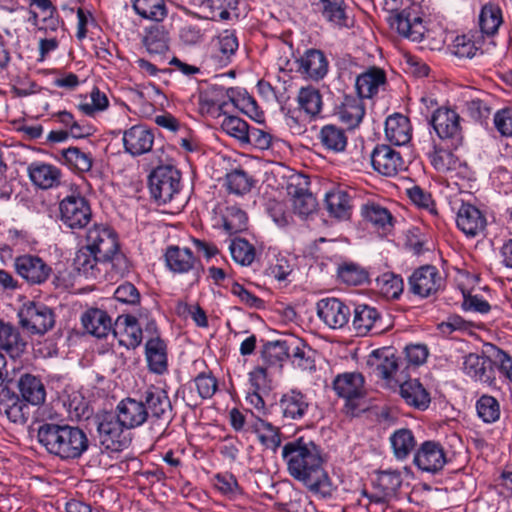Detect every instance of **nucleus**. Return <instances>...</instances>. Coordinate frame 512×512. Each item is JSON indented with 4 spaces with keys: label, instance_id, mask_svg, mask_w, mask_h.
Returning a JSON list of instances; mask_svg holds the SVG:
<instances>
[{
    "label": "nucleus",
    "instance_id": "9d476101",
    "mask_svg": "<svg viewBox=\"0 0 512 512\" xmlns=\"http://www.w3.org/2000/svg\"><path fill=\"white\" fill-rule=\"evenodd\" d=\"M60 219L71 229H82L91 220L92 212L88 201L81 195L72 194L59 204Z\"/></svg>",
    "mask_w": 512,
    "mask_h": 512
},
{
    "label": "nucleus",
    "instance_id": "680f3d73",
    "mask_svg": "<svg viewBox=\"0 0 512 512\" xmlns=\"http://www.w3.org/2000/svg\"><path fill=\"white\" fill-rule=\"evenodd\" d=\"M215 49L220 55L221 62H227L238 49V40L234 32L225 30L218 37L215 43Z\"/></svg>",
    "mask_w": 512,
    "mask_h": 512
},
{
    "label": "nucleus",
    "instance_id": "ea45409f",
    "mask_svg": "<svg viewBox=\"0 0 512 512\" xmlns=\"http://www.w3.org/2000/svg\"><path fill=\"white\" fill-rule=\"evenodd\" d=\"M383 354H370L367 363L370 365H376V372L379 377L390 382L396 372L400 369L402 361L396 357V354L390 356Z\"/></svg>",
    "mask_w": 512,
    "mask_h": 512
},
{
    "label": "nucleus",
    "instance_id": "cd10ccee",
    "mask_svg": "<svg viewBox=\"0 0 512 512\" xmlns=\"http://www.w3.org/2000/svg\"><path fill=\"white\" fill-rule=\"evenodd\" d=\"M399 393L407 405L418 410H426L431 402L429 392L418 379H409L401 383Z\"/></svg>",
    "mask_w": 512,
    "mask_h": 512
},
{
    "label": "nucleus",
    "instance_id": "72a5a7b5",
    "mask_svg": "<svg viewBox=\"0 0 512 512\" xmlns=\"http://www.w3.org/2000/svg\"><path fill=\"white\" fill-rule=\"evenodd\" d=\"M313 5L328 22L338 27L348 26L344 0H317Z\"/></svg>",
    "mask_w": 512,
    "mask_h": 512
},
{
    "label": "nucleus",
    "instance_id": "8fccbe9b",
    "mask_svg": "<svg viewBox=\"0 0 512 512\" xmlns=\"http://www.w3.org/2000/svg\"><path fill=\"white\" fill-rule=\"evenodd\" d=\"M364 219L376 228L386 230L392 226L393 217L388 209L375 203L366 204L362 208Z\"/></svg>",
    "mask_w": 512,
    "mask_h": 512
},
{
    "label": "nucleus",
    "instance_id": "6e6d98bb",
    "mask_svg": "<svg viewBox=\"0 0 512 512\" xmlns=\"http://www.w3.org/2000/svg\"><path fill=\"white\" fill-rule=\"evenodd\" d=\"M262 348L261 352H269L273 349H279L281 352H302L305 344L304 342L293 336V335H285L279 339L265 341L261 340Z\"/></svg>",
    "mask_w": 512,
    "mask_h": 512
},
{
    "label": "nucleus",
    "instance_id": "a18cd8bd",
    "mask_svg": "<svg viewBox=\"0 0 512 512\" xmlns=\"http://www.w3.org/2000/svg\"><path fill=\"white\" fill-rule=\"evenodd\" d=\"M223 227L229 234H236L247 229L248 218L241 208L233 205L226 207L222 214Z\"/></svg>",
    "mask_w": 512,
    "mask_h": 512
},
{
    "label": "nucleus",
    "instance_id": "0eeeda50",
    "mask_svg": "<svg viewBox=\"0 0 512 512\" xmlns=\"http://www.w3.org/2000/svg\"><path fill=\"white\" fill-rule=\"evenodd\" d=\"M180 172L172 166H159L149 177V187L153 198L159 204H166L180 189Z\"/></svg>",
    "mask_w": 512,
    "mask_h": 512
},
{
    "label": "nucleus",
    "instance_id": "2eb2a0df",
    "mask_svg": "<svg viewBox=\"0 0 512 512\" xmlns=\"http://www.w3.org/2000/svg\"><path fill=\"white\" fill-rule=\"evenodd\" d=\"M85 246L98 253L100 258L111 257L119 249L116 233L102 224H95L88 229Z\"/></svg>",
    "mask_w": 512,
    "mask_h": 512
},
{
    "label": "nucleus",
    "instance_id": "39448f33",
    "mask_svg": "<svg viewBox=\"0 0 512 512\" xmlns=\"http://www.w3.org/2000/svg\"><path fill=\"white\" fill-rule=\"evenodd\" d=\"M429 123L438 137L446 141L449 148L457 149L463 143V132L459 114L449 107H439L431 115Z\"/></svg>",
    "mask_w": 512,
    "mask_h": 512
},
{
    "label": "nucleus",
    "instance_id": "de8ad7c7",
    "mask_svg": "<svg viewBox=\"0 0 512 512\" xmlns=\"http://www.w3.org/2000/svg\"><path fill=\"white\" fill-rule=\"evenodd\" d=\"M298 103L302 110L311 117H315L322 109V96L318 89L308 86L300 89Z\"/></svg>",
    "mask_w": 512,
    "mask_h": 512
},
{
    "label": "nucleus",
    "instance_id": "e2e57ef3",
    "mask_svg": "<svg viewBox=\"0 0 512 512\" xmlns=\"http://www.w3.org/2000/svg\"><path fill=\"white\" fill-rule=\"evenodd\" d=\"M194 385L201 399H210L218 388L217 379L206 372H201L194 378Z\"/></svg>",
    "mask_w": 512,
    "mask_h": 512
},
{
    "label": "nucleus",
    "instance_id": "69168bd1",
    "mask_svg": "<svg viewBox=\"0 0 512 512\" xmlns=\"http://www.w3.org/2000/svg\"><path fill=\"white\" fill-rule=\"evenodd\" d=\"M465 111L474 121L483 122L489 118L491 108L483 99L472 98L465 101Z\"/></svg>",
    "mask_w": 512,
    "mask_h": 512
},
{
    "label": "nucleus",
    "instance_id": "412c9836",
    "mask_svg": "<svg viewBox=\"0 0 512 512\" xmlns=\"http://www.w3.org/2000/svg\"><path fill=\"white\" fill-rule=\"evenodd\" d=\"M125 152L136 157L151 151L154 144V133L146 125L137 124L123 132Z\"/></svg>",
    "mask_w": 512,
    "mask_h": 512
},
{
    "label": "nucleus",
    "instance_id": "b1692460",
    "mask_svg": "<svg viewBox=\"0 0 512 512\" xmlns=\"http://www.w3.org/2000/svg\"><path fill=\"white\" fill-rule=\"evenodd\" d=\"M0 413L13 423L23 424L27 421L29 408L27 403L9 388L0 391Z\"/></svg>",
    "mask_w": 512,
    "mask_h": 512
},
{
    "label": "nucleus",
    "instance_id": "aec40b11",
    "mask_svg": "<svg viewBox=\"0 0 512 512\" xmlns=\"http://www.w3.org/2000/svg\"><path fill=\"white\" fill-rule=\"evenodd\" d=\"M317 315L333 329L345 326L351 316L350 308L337 298H324L317 302Z\"/></svg>",
    "mask_w": 512,
    "mask_h": 512
},
{
    "label": "nucleus",
    "instance_id": "09e8293b",
    "mask_svg": "<svg viewBox=\"0 0 512 512\" xmlns=\"http://www.w3.org/2000/svg\"><path fill=\"white\" fill-rule=\"evenodd\" d=\"M502 23V14L498 6L486 4L479 15V26L481 32L488 36L494 35Z\"/></svg>",
    "mask_w": 512,
    "mask_h": 512
},
{
    "label": "nucleus",
    "instance_id": "a19ab883",
    "mask_svg": "<svg viewBox=\"0 0 512 512\" xmlns=\"http://www.w3.org/2000/svg\"><path fill=\"white\" fill-rule=\"evenodd\" d=\"M214 488L230 500H236L243 496V488L237 478L230 472L217 473L212 478Z\"/></svg>",
    "mask_w": 512,
    "mask_h": 512
},
{
    "label": "nucleus",
    "instance_id": "0e129e2a",
    "mask_svg": "<svg viewBox=\"0 0 512 512\" xmlns=\"http://www.w3.org/2000/svg\"><path fill=\"white\" fill-rule=\"evenodd\" d=\"M249 383L251 391L269 394L272 389L271 381L267 376V369L263 366H257L249 373Z\"/></svg>",
    "mask_w": 512,
    "mask_h": 512
},
{
    "label": "nucleus",
    "instance_id": "bb28decb",
    "mask_svg": "<svg viewBox=\"0 0 512 512\" xmlns=\"http://www.w3.org/2000/svg\"><path fill=\"white\" fill-rule=\"evenodd\" d=\"M115 411L128 430L138 428L144 423H147L146 416L148 414L141 399L136 400L131 397L124 398L117 404Z\"/></svg>",
    "mask_w": 512,
    "mask_h": 512
},
{
    "label": "nucleus",
    "instance_id": "bf43d9fd",
    "mask_svg": "<svg viewBox=\"0 0 512 512\" xmlns=\"http://www.w3.org/2000/svg\"><path fill=\"white\" fill-rule=\"evenodd\" d=\"M226 186L234 194L242 195L251 190L252 178L242 169H235L226 174Z\"/></svg>",
    "mask_w": 512,
    "mask_h": 512
},
{
    "label": "nucleus",
    "instance_id": "338daca9",
    "mask_svg": "<svg viewBox=\"0 0 512 512\" xmlns=\"http://www.w3.org/2000/svg\"><path fill=\"white\" fill-rule=\"evenodd\" d=\"M339 278L348 285L357 286L364 283L368 275L355 264H346L339 269Z\"/></svg>",
    "mask_w": 512,
    "mask_h": 512
},
{
    "label": "nucleus",
    "instance_id": "f8f14e48",
    "mask_svg": "<svg viewBox=\"0 0 512 512\" xmlns=\"http://www.w3.org/2000/svg\"><path fill=\"white\" fill-rule=\"evenodd\" d=\"M443 285V278L435 266L424 265L408 278V290L413 295L427 298L437 293Z\"/></svg>",
    "mask_w": 512,
    "mask_h": 512
},
{
    "label": "nucleus",
    "instance_id": "864d4df0",
    "mask_svg": "<svg viewBox=\"0 0 512 512\" xmlns=\"http://www.w3.org/2000/svg\"><path fill=\"white\" fill-rule=\"evenodd\" d=\"M25 342L16 327L0 320V348L6 351L23 350Z\"/></svg>",
    "mask_w": 512,
    "mask_h": 512
},
{
    "label": "nucleus",
    "instance_id": "5701e85b",
    "mask_svg": "<svg viewBox=\"0 0 512 512\" xmlns=\"http://www.w3.org/2000/svg\"><path fill=\"white\" fill-rule=\"evenodd\" d=\"M279 406L284 418L289 420H302L308 413L311 401L300 390L291 389L284 393L279 401Z\"/></svg>",
    "mask_w": 512,
    "mask_h": 512
},
{
    "label": "nucleus",
    "instance_id": "13d9d810",
    "mask_svg": "<svg viewBox=\"0 0 512 512\" xmlns=\"http://www.w3.org/2000/svg\"><path fill=\"white\" fill-rule=\"evenodd\" d=\"M233 260L243 266L250 265L255 258V248L243 238H235L229 245Z\"/></svg>",
    "mask_w": 512,
    "mask_h": 512
},
{
    "label": "nucleus",
    "instance_id": "20e7f679",
    "mask_svg": "<svg viewBox=\"0 0 512 512\" xmlns=\"http://www.w3.org/2000/svg\"><path fill=\"white\" fill-rule=\"evenodd\" d=\"M100 444L111 451H120L127 447L129 439L127 427L123 425L118 413L103 412L95 417Z\"/></svg>",
    "mask_w": 512,
    "mask_h": 512
},
{
    "label": "nucleus",
    "instance_id": "37998d69",
    "mask_svg": "<svg viewBox=\"0 0 512 512\" xmlns=\"http://www.w3.org/2000/svg\"><path fill=\"white\" fill-rule=\"evenodd\" d=\"M319 139L322 146L332 152H342L347 145L345 132L335 125H325L320 130Z\"/></svg>",
    "mask_w": 512,
    "mask_h": 512
},
{
    "label": "nucleus",
    "instance_id": "5fc2aeb1",
    "mask_svg": "<svg viewBox=\"0 0 512 512\" xmlns=\"http://www.w3.org/2000/svg\"><path fill=\"white\" fill-rule=\"evenodd\" d=\"M62 157L65 163L79 172H87L92 167V157L77 147H70L62 150Z\"/></svg>",
    "mask_w": 512,
    "mask_h": 512
},
{
    "label": "nucleus",
    "instance_id": "052dcab7",
    "mask_svg": "<svg viewBox=\"0 0 512 512\" xmlns=\"http://www.w3.org/2000/svg\"><path fill=\"white\" fill-rule=\"evenodd\" d=\"M109 106V100L106 94L94 87L90 93V101L79 103L78 109L87 116H94L95 113L104 111Z\"/></svg>",
    "mask_w": 512,
    "mask_h": 512
},
{
    "label": "nucleus",
    "instance_id": "c9c22d12",
    "mask_svg": "<svg viewBox=\"0 0 512 512\" xmlns=\"http://www.w3.org/2000/svg\"><path fill=\"white\" fill-rule=\"evenodd\" d=\"M143 44L152 56H164L169 51V35L163 26H152L146 30Z\"/></svg>",
    "mask_w": 512,
    "mask_h": 512
},
{
    "label": "nucleus",
    "instance_id": "4be33fe9",
    "mask_svg": "<svg viewBox=\"0 0 512 512\" xmlns=\"http://www.w3.org/2000/svg\"><path fill=\"white\" fill-rule=\"evenodd\" d=\"M463 369L475 381L492 384L496 379V363L486 354H467Z\"/></svg>",
    "mask_w": 512,
    "mask_h": 512
},
{
    "label": "nucleus",
    "instance_id": "79ce46f5",
    "mask_svg": "<svg viewBox=\"0 0 512 512\" xmlns=\"http://www.w3.org/2000/svg\"><path fill=\"white\" fill-rule=\"evenodd\" d=\"M133 8L142 18L156 22L163 21L167 16L164 0H134Z\"/></svg>",
    "mask_w": 512,
    "mask_h": 512
},
{
    "label": "nucleus",
    "instance_id": "a211bd4d",
    "mask_svg": "<svg viewBox=\"0 0 512 512\" xmlns=\"http://www.w3.org/2000/svg\"><path fill=\"white\" fill-rule=\"evenodd\" d=\"M371 164L375 171L384 176H395L405 169L401 154L389 145H377L371 153Z\"/></svg>",
    "mask_w": 512,
    "mask_h": 512
},
{
    "label": "nucleus",
    "instance_id": "2f4dec72",
    "mask_svg": "<svg viewBox=\"0 0 512 512\" xmlns=\"http://www.w3.org/2000/svg\"><path fill=\"white\" fill-rule=\"evenodd\" d=\"M386 81L385 73L382 69L372 67L366 72L360 74L356 79V90L358 97L371 98L377 92L380 86L384 85Z\"/></svg>",
    "mask_w": 512,
    "mask_h": 512
},
{
    "label": "nucleus",
    "instance_id": "f3484780",
    "mask_svg": "<svg viewBox=\"0 0 512 512\" xmlns=\"http://www.w3.org/2000/svg\"><path fill=\"white\" fill-rule=\"evenodd\" d=\"M456 224L467 237L475 238L484 235L487 218L477 206L462 202L456 214Z\"/></svg>",
    "mask_w": 512,
    "mask_h": 512
},
{
    "label": "nucleus",
    "instance_id": "3c124183",
    "mask_svg": "<svg viewBox=\"0 0 512 512\" xmlns=\"http://www.w3.org/2000/svg\"><path fill=\"white\" fill-rule=\"evenodd\" d=\"M402 482V476L398 470L388 469L377 472L376 487L386 496H395Z\"/></svg>",
    "mask_w": 512,
    "mask_h": 512
},
{
    "label": "nucleus",
    "instance_id": "4c0bfd02",
    "mask_svg": "<svg viewBox=\"0 0 512 512\" xmlns=\"http://www.w3.org/2000/svg\"><path fill=\"white\" fill-rule=\"evenodd\" d=\"M379 312L366 304L357 305L353 311L352 326L358 335H366L379 319Z\"/></svg>",
    "mask_w": 512,
    "mask_h": 512
},
{
    "label": "nucleus",
    "instance_id": "dca6fc26",
    "mask_svg": "<svg viewBox=\"0 0 512 512\" xmlns=\"http://www.w3.org/2000/svg\"><path fill=\"white\" fill-rule=\"evenodd\" d=\"M164 256L166 265L172 272L180 274L192 272L195 280L198 281L203 267L189 248L169 246Z\"/></svg>",
    "mask_w": 512,
    "mask_h": 512
},
{
    "label": "nucleus",
    "instance_id": "c03bdc74",
    "mask_svg": "<svg viewBox=\"0 0 512 512\" xmlns=\"http://www.w3.org/2000/svg\"><path fill=\"white\" fill-rule=\"evenodd\" d=\"M429 158L434 168L443 173L456 171L463 165L449 149L437 148L436 146L429 153Z\"/></svg>",
    "mask_w": 512,
    "mask_h": 512
},
{
    "label": "nucleus",
    "instance_id": "1a4fd4ad",
    "mask_svg": "<svg viewBox=\"0 0 512 512\" xmlns=\"http://www.w3.org/2000/svg\"><path fill=\"white\" fill-rule=\"evenodd\" d=\"M364 377L360 373L339 374L333 380V389L338 397L345 400V407L351 412L360 409V401L365 398Z\"/></svg>",
    "mask_w": 512,
    "mask_h": 512
},
{
    "label": "nucleus",
    "instance_id": "58836bf2",
    "mask_svg": "<svg viewBox=\"0 0 512 512\" xmlns=\"http://www.w3.org/2000/svg\"><path fill=\"white\" fill-rule=\"evenodd\" d=\"M393 454L397 460H405L415 449L416 440L410 429L396 430L389 438Z\"/></svg>",
    "mask_w": 512,
    "mask_h": 512
},
{
    "label": "nucleus",
    "instance_id": "4d7b16f0",
    "mask_svg": "<svg viewBox=\"0 0 512 512\" xmlns=\"http://www.w3.org/2000/svg\"><path fill=\"white\" fill-rule=\"evenodd\" d=\"M376 281L380 292L387 298H398L403 292L404 282L399 275L387 272L379 276Z\"/></svg>",
    "mask_w": 512,
    "mask_h": 512
},
{
    "label": "nucleus",
    "instance_id": "a878e982",
    "mask_svg": "<svg viewBox=\"0 0 512 512\" xmlns=\"http://www.w3.org/2000/svg\"><path fill=\"white\" fill-rule=\"evenodd\" d=\"M335 114L348 128H356L365 115L362 99L358 96L345 95L342 101L336 105Z\"/></svg>",
    "mask_w": 512,
    "mask_h": 512
},
{
    "label": "nucleus",
    "instance_id": "49530a36",
    "mask_svg": "<svg viewBox=\"0 0 512 512\" xmlns=\"http://www.w3.org/2000/svg\"><path fill=\"white\" fill-rule=\"evenodd\" d=\"M225 103L219 106L220 113L226 115L223 111ZM221 128L228 135L238 139L241 142H249V126L246 121L237 116H225L221 123Z\"/></svg>",
    "mask_w": 512,
    "mask_h": 512
},
{
    "label": "nucleus",
    "instance_id": "603ef678",
    "mask_svg": "<svg viewBox=\"0 0 512 512\" xmlns=\"http://www.w3.org/2000/svg\"><path fill=\"white\" fill-rule=\"evenodd\" d=\"M476 411L478 417L484 423H494L500 418V404L498 400L491 395H482L476 402Z\"/></svg>",
    "mask_w": 512,
    "mask_h": 512
},
{
    "label": "nucleus",
    "instance_id": "473e14b6",
    "mask_svg": "<svg viewBox=\"0 0 512 512\" xmlns=\"http://www.w3.org/2000/svg\"><path fill=\"white\" fill-rule=\"evenodd\" d=\"M22 399L29 404L38 406L44 403L46 390L42 381L31 374H24L18 381Z\"/></svg>",
    "mask_w": 512,
    "mask_h": 512
},
{
    "label": "nucleus",
    "instance_id": "c85d7f7f",
    "mask_svg": "<svg viewBox=\"0 0 512 512\" xmlns=\"http://www.w3.org/2000/svg\"><path fill=\"white\" fill-rule=\"evenodd\" d=\"M81 321L86 332L97 338L106 337L111 331L112 321L104 310L89 309L82 315Z\"/></svg>",
    "mask_w": 512,
    "mask_h": 512
},
{
    "label": "nucleus",
    "instance_id": "ddd939ff",
    "mask_svg": "<svg viewBox=\"0 0 512 512\" xmlns=\"http://www.w3.org/2000/svg\"><path fill=\"white\" fill-rule=\"evenodd\" d=\"M16 273L30 285H41L52 274V268L39 256L24 254L14 259Z\"/></svg>",
    "mask_w": 512,
    "mask_h": 512
},
{
    "label": "nucleus",
    "instance_id": "c756f323",
    "mask_svg": "<svg viewBox=\"0 0 512 512\" xmlns=\"http://www.w3.org/2000/svg\"><path fill=\"white\" fill-rule=\"evenodd\" d=\"M386 139L393 145L402 146L411 139L410 121L401 114L389 116L385 122Z\"/></svg>",
    "mask_w": 512,
    "mask_h": 512
},
{
    "label": "nucleus",
    "instance_id": "f257e3e1",
    "mask_svg": "<svg viewBox=\"0 0 512 512\" xmlns=\"http://www.w3.org/2000/svg\"><path fill=\"white\" fill-rule=\"evenodd\" d=\"M281 455L294 480L318 498H332L336 487L324 468L326 460L319 445L304 437L295 438L285 443Z\"/></svg>",
    "mask_w": 512,
    "mask_h": 512
},
{
    "label": "nucleus",
    "instance_id": "423d86ee",
    "mask_svg": "<svg viewBox=\"0 0 512 512\" xmlns=\"http://www.w3.org/2000/svg\"><path fill=\"white\" fill-rule=\"evenodd\" d=\"M18 318L21 327L32 334L43 335L55 324L53 310L40 302L25 303L18 311Z\"/></svg>",
    "mask_w": 512,
    "mask_h": 512
},
{
    "label": "nucleus",
    "instance_id": "774afa93",
    "mask_svg": "<svg viewBox=\"0 0 512 512\" xmlns=\"http://www.w3.org/2000/svg\"><path fill=\"white\" fill-rule=\"evenodd\" d=\"M114 298L118 302L127 305H137L140 303V293L130 282L120 284L114 291Z\"/></svg>",
    "mask_w": 512,
    "mask_h": 512
},
{
    "label": "nucleus",
    "instance_id": "f704fd0d",
    "mask_svg": "<svg viewBox=\"0 0 512 512\" xmlns=\"http://www.w3.org/2000/svg\"><path fill=\"white\" fill-rule=\"evenodd\" d=\"M107 258L98 257V253L84 246L75 255L73 265L75 269L86 277L95 278L98 275V264L106 263Z\"/></svg>",
    "mask_w": 512,
    "mask_h": 512
},
{
    "label": "nucleus",
    "instance_id": "4468645a",
    "mask_svg": "<svg viewBox=\"0 0 512 512\" xmlns=\"http://www.w3.org/2000/svg\"><path fill=\"white\" fill-rule=\"evenodd\" d=\"M389 23L400 35L414 42L421 41L425 33L422 18L411 9L396 10L389 17Z\"/></svg>",
    "mask_w": 512,
    "mask_h": 512
},
{
    "label": "nucleus",
    "instance_id": "7c9ffc66",
    "mask_svg": "<svg viewBox=\"0 0 512 512\" xmlns=\"http://www.w3.org/2000/svg\"><path fill=\"white\" fill-rule=\"evenodd\" d=\"M28 174L36 186L41 189H49L60 184L61 171L46 163H32L28 167Z\"/></svg>",
    "mask_w": 512,
    "mask_h": 512
},
{
    "label": "nucleus",
    "instance_id": "6ab92c4d",
    "mask_svg": "<svg viewBox=\"0 0 512 512\" xmlns=\"http://www.w3.org/2000/svg\"><path fill=\"white\" fill-rule=\"evenodd\" d=\"M113 341H117L120 347L135 349L142 342L144 332L137 320L132 315L119 316L112 333ZM114 347V342L111 343Z\"/></svg>",
    "mask_w": 512,
    "mask_h": 512
},
{
    "label": "nucleus",
    "instance_id": "9b49d317",
    "mask_svg": "<svg viewBox=\"0 0 512 512\" xmlns=\"http://www.w3.org/2000/svg\"><path fill=\"white\" fill-rule=\"evenodd\" d=\"M447 463L446 451L443 445L434 440L420 444L413 457V464L422 472L432 475L443 470Z\"/></svg>",
    "mask_w": 512,
    "mask_h": 512
},
{
    "label": "nucleus",
    "instance_id": "7ed1b4c3",
    "mask_svg": "<svg viewBox=\"0 0 512 512\" xmlns=\"http://www.w3.org/2000/svg\"><path fill=\"white\" fill-rule=\"evenodd\" d=\"M141 402L147 411V423L157 438L164 437L173 420V408L167 392L151 386L141 394Z\"/></svg>",
    "mask_w": 512,
    "mask_h": 512
},
{
    "label": "nucleus",
    "instance_id": "f03ea898",
    "mask_svg": "<svg viewBox=\"0 0 512 512\" xmlns=\"http://www.w3.org/2000/svg\"><path fill=\"white\" fill-rule=\"evenodd\" d=\"M37 439L49 454L64 461L79 459L89 448L86 433L68 424L42 423Z\"/></svg>",
    "mask_w": 512,
    "mask_h": 512
},
{
    "label": "nucleus",
    "instance_id": "6e6552de",
    "mask_svg": "<svg viewBox=\"0 0 512 512\" xmlns=\"http://www.w3.org/2000/svg\"><path fill=\"white\" fill-rule=\"evenodd\" d=\"M287 194L291 197L293 211L301 218H306L317 211L318 202L309 191L308 177L294 173L287 179Z\"/></svg>",
    "mask_w": 512,
    "mask_h": 512
},
{
    "label": "nucleus",
    "instance_id": "393cba45",
    "mask_svg": "<svg viewBox=\"0 0 512 512\" xmlns=\"http://www.w3.org/2000/svg\"><path fill=\"white\" fill-rule=\"evenodd\" d=\"M298 72L313 80L322 79L328 72V60L318 49H308L297 60Z\"/></svg>",
    "mask_w": 512,
    "mask_h": 512
},
{
    "label": "nucleus",
    "instance_id": "e433bc0d",
    "mask_svg": "<svg viewBox=\"0 0 512 512\" xmlns=\"http://www.w3.org/2000/svg\"><path fill=\"white\" fill-rule=\"evenodd\" d=\"M325 205L329 214L339 220H346L351 215L350 197L344 190L338 189L326 193Z\"/></svg>",
    "mask_w": 512,
    "mask_h": 512
}]
</instances>
